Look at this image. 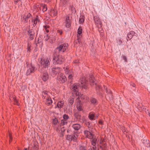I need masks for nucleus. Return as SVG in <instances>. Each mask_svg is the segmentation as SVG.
Returning a JSON list of instances; mask_svg holds the SVG:
<instances>
[{
    "mask_svg": "<svg viewBox=\"0 0 150 150\" xmlns=\"http://www.w3.org/2000/svg\"><path fill=\"white\" fill-rule=\"evenodd\" d=\"M51 61V59L49 57L47 58L43 57L41 58L40 62L41 66H42V67L40 70H39V71L42 72L44 70H46V69H47L50 67Z\"/></svg>",
    "mask_w": 150,
    "mask_h": 150,
    "instance_id": "f257e3e1",
    "label": "nucleus"
},
{
    "mask_svg": "<svg viewBox=\"0 0 150 150\" xmlns=\"http://www.w3.org/2000/svg\"><path fill=\"white\" fill-rule=\"evenodd\" d=\"M72 127L75 130H78L81 127V125L79 124H74L72 125Z\"/></svg>",
    "mask_w": 150,
    "mask_h": 150,
    "instance_id": "bb28decb",
    "label": "nucleus"
},
{
    "mask_svg": "<svg viewBox=\"0 0 150 150\" xmlns=\"http://www.w3.org/2000/svg\"><path fill=\"white\" fill-rule=\"evenodd\" d=\"M69 9L71 10L72 13L74 14L76 12L75 8L73 6H70Z\"/></svg>",
    "mask_w": 150,
    "mask_h": 150,
    "instance_id": "a19ab883",
    "label": "nucleus"
},
{
    "mask_svg": "<svg viewBox=\"0 0 150 150\" xmlns=\"http://www.w3.org/2000/svg\"><path fill=\"white\" fill-rule=\"evenodd\" d=\"M83 132L86 137L90 139H91L94 136L93 134L87 130H85Z\"/></svg>",
    "mask_w": 150,
    "mask_h": 150,
    "instance_id": "9b49d317",
    "label": "nucleus"
},
{
    "mask_svg": "<svg viewBox=\"0 0 150 150\" xmlns=\"http://www.w3.org/2000/svg\"><path fill=\"white\" fill-rule=\"evenodd\" d=\"M91 139V144L93 146H96V144L97 139H96L94 136L93 137V138Z\"/></svg>",
    "mask_w": 150,
    "mask_h": 150,
    "instance_id": "7c9ffc66",
    "label": "nucleus"
},
{
    "mask_svg": "<svg viewBox=\"0 0 150 150\" xmlns=\"http://www.w3.org/2000/svg\"><path fill=\"white\" fill-rule=\"evenodd\" d=\"M51 73L52 75L53 76H55L57 74L60 73H59L61 71V69L59 67H54L52 68Z\"/></svg>",
    "mask_w": 150,
    "mask_h": 150,
    "instance_id": "0eeeda50",
    "label": "nucleus"
},
{
    "mask_svg": "<svg viewBox=\"0 0 150 150\" xmlns=\"http://www.w3.org/2000/svg\"><path fill=\"white\" fill-rule=\"evenodd\" d=\"M61 1L63 2L64 3H65L66 4H67L68 3V0H60Z\"/></svg>",
    "mask_w": 150,
    "mask_h": 150,
    "instance_id": "bf43d9fd",
    "label": "nucleus"
},
{
    "mask_svg": "<svg viewBox=\"0 0 150 150\" xmlns=\"http://www.w3.org/2000/svg\"><path fill=\"white\" fill-rule=\"evenodd\" d=\"M45 30L46 33H48L49 32V30L48 29H45Z\"/></svg>",
    "mask_w": 150,
    "mask_h": 150,
    "instance_id": "774afa93",
    "label": "nucleus"
},
{
    "mask_svg": "<svg viewBox=\"0 0 150 150\" xmlns=\"http://www.w3.org/2000/svg\"><path fill=\"white\" fill-rule=\"evenodd\" d=\"M63 120L67 121L69 119V116L66 114H64L63 116Z\"/></svg>",
    "mask_w": 150,
    "mask_h": 150,
    "instance_id": "79ce46f5",
    "label": "nucleus"
},
{
    "mask_svg": "<svg viewBox=\"0 0 150 150\" xmlns=\"http://www.w3.org/2000/svg\"><path fill=\"white\" fill-rule=\"evenodd\" d=\"M84 16L83 15L80 16V17L79 18V23H83L84 21Z\"/></svg>",
    "mask_w": 150,
    "mask_h": 150,
    "instance_id": "58836bf2",
    "label": "nucleus"
},
{
    "mask_svg": "<svg viewBox=\"0 0 150 150\" xmlns=\"http://www.w3.org/2000/svg\"><path fill=\"white\" fill-rule=\"evenodd\" d=\"M46 104L47 105H51L52 103V101L50 96L49 98H46Z\"/></svg>",
    "mask_w": 150,
    "mask_h": 150,
    "instance_id": "c85d7f7f",
    "label": "nucleus"
},
{
    "mask_svg": "<svg viewBox=\"0 0 150 150\" xmlns=\"http://www.w3.org/2000/svg\"><path fill=\"white\" fill-rule=\"evenodd\" d=\"M98 124L100 125H103V121L101 120H99Z\"/></svg>",
    "mask_w": 150,
    "mask_h": 150,
    "instance_id": "4d7b16f0",
    "label": "nucleus"
},
{
    "mask_svg": "<svg viewBox=\"0 0 150 150\" xmlns=\"http://www.w3.org/2000/svg\"><path fill=\"white\" fill-rule=\"evenodd\" d=\"M34 8H38V10H39V9L40 10L41 8H40V6L39 5H37V4H35L34 5Z\"/></svg>",
    "mask_w": 150,
    "mask_h": 150,
    "instance_id": "8fccbe9b",
    "label": "nucleus"
},
{
    "mask_svg": "<svg viewBox=\"0 0 150 150\" xmlns=\"http://www.w3.org/2000/svg\"><path fill=\"white\" fill-rule=\"evenodd\" d=\"M20 1V0H14V2L16 4L17 3H18V2Z\"/></svg>",
    "mask_w": 150,
    "mask_h": 150,
    "instance_id": "052dcab7",
    "label": "nucleus"
},
{
    "mask_svg": "<svg viewBox=\"0 0 150 150\" xmlns=\"http://www.w3.org/2000/svg\"><path fill=\"white\" fill-rule=\"evenodd\" d=\"M46 69H44V71L43 70L42 72H41L42 74V80L44 81H46L49 78V76L48 73L47 72Z\"/></svg>",
    "mask_w": 150,
    "mask_h": 150,
    "instance_id": "9d476101",
    "label": "nucleus"
},
{
    "mask_svg": "<svg viewBox=\"0 0 150 150\" xmlns=\"http://www.w3.org/2000/svg\"><path fill=\"white\" fill-rule=\"evenodd\" d=\"M59 123V120L57 118L55 117L54 119H52V123L54 127L57 130L58 129L59 127V125L57 126Z\"/></svg>",
    "mask_w": 150,
    "mask_h": 150,
    "instance_id": "ddd939ff",
    "label": "nucleus"
},
{
    "mask_svg": "<svg viewBox=\"0 0 150 150\" xmlns=\"http://www.w3.org/2000/svg\"><path fill=\"white\" fill-rule=\"evenodd\" d=\"M88 80L91 86H95L96 90H100L101 88V86L95 83V79L93 75L91 74L88 76Z\"/></svg>",
    "mask_w": 150,
    "mask_h": 150,
    "instance_id": "7ed1b4c3",
    "label": "nucleus"
},
{
    "mask_svg": "<svg viewBox=\"0 0 150 150\" xmlns=\"http://www.w3.org/2000/svg\"><path fill=\"white\" fill-rule=\"evenodd\" d=\"M66 130V128L65 127H63L61 128L60 136L61 137H63L64 135V132Z\"/></svg>",
    "mask_w": 150,
    "mask_h": 150,
    "instance_id": "72a5a7b5",
    "label": "nucleus"
},
{
    "mask_svg": "<svg viewBox=\"0 0 150 150\" xmlns=\"http://www.w3.org/2000/svg\"><path fill=\"white\" fill-rule=\"evenodd\" d=\"M57 80L61 84L64 83L67 81L66 77L63 73H59L57 76Z\"/></svg>",
    "mask_w": 150,
    "mask_h": 150,
    "instance_id": "423d86ee",
    "label": "nucleus"
},
{
    "mask_svg": "<svg viewBox=\"0 0 150 150\" xmlns=\"http://www.w3.org/2000/svg\"><path fill=\"white\" fill-rule=\"evenodd\" d=\"M142 142L146 147L150 143L149 140L147 139L143 140Z\"/></svg>",
    "mask_w": 150,
    "mask_h": 150,
    "instance_id": "37998d69",
    "label": "nucleus"
},
{
    "mask_svg": "<svg viewBox=\"0 0 150 150\" xmlns=\"http://www.w3.org/2000/svg\"><path fill=\"white\" fill-rule=\"evenodd\" d=\"M79 85L77 83H74L71 87V91L75 93L76 96H79L80 95V93L79 92Z\"/></svg>",
    "mask_w": 150,
    "mask_h": 150,
    "instance_id": "39448f33",
    "label": "nucleus"
},
{
    "mask_svg": "<svg viewBox=\"0 0 150 150\" xmlns=\"http://www.w3.org/2000/svg\"><path fill=\"white\" fill-rule=\"evenodd\" d=\"M74 116L77 120L81 122H83V120L81 119V115L79 114V113L77 112L75 113L74 115Z\"/></svg>",
    "mask_w": 150,
    "mask_h": 150,
    "instance_id": "5701e85b",
    "label": "nucleus"
},
{
    "mask_svg": "<svg viewBox=\"0 0 150 150\" xmlns=\"http://www.w3.org/2000/svg\"><path fill=\"white\" fill-rule=\"evenodd\" d=\"M40 8L42 9V11L44 12L47 10V7L46 5L42 4L40 6Z\"/></svg>",
    "mask_w": 150,
    "mask_h": 150,
    "instance_id": "e433bc0d",
    "label": "nucleus"
},
{
    "mask_svg": "<svg viewBox=\"0 0 150 150\" xmlns=\"http://www.w3.org/2000/svg\"><path fill=\"white\" fill-rule=\"evenodd\" d=\"M49 92L46 90H43L42 92V98L44 99H46V98H49L50 96L48 95Z\"/></svg>",
    "mask_w": 150,
    "mask_h": 150,
    "instance_id": "4be33fe9",
    "label": "nucleus"
},
{
    "mask_svg": "<svg viewBox=\"0 0 150 150\" xmlns=\"http://www.w3.org/2000/svg\"><path fill=\"white\" fill-rule=\"evenodd\" d=\"M74 98L73 97H70L69 99V104L71 105H72L74 102Z\"/></svg>",
    "mask_w": 150,
    "mask_h": 150,
    "instance_id": "a18cd8bd",
    "label": "nucleus"
},
{
    "mask_svg": "<svg viewBox=\"0 0 150 150\" xmlns=\"http://www.w3.org/2000/svg\"><path fill=\"white\" fill-rule=\"evenodd\" d=\"M9 141L10 142H12V136L11 134H9Z\"/></svg>",
    "mask_w": 150,
    "mask_h": 150,
    "instance_id": "6e6d98bb",
    "label": "nucleus"
},
{
    "mask_svg": "<svg viewBox=\"0 0 150 150\" xmlns=\"http://www.w3.org/2000/svg\"><path fill=\"white\" fill-rule=\"evenodd\" d=\"M102 145L103 146L104 148L107 147V145L106 143L103 144Z\"/></svg>",
    "mask_w": 150,
    "mask_h": 150,
    "instance_id": "0e129e2a",
    "label": "nucleus"
},
{
    "mask_svg": "<svg viewBox=\"0 0 150 150\" xmlns=\"http://www.w3.org/2000/svg\"><path fill=\"white\" fill-rule=\"evenodd\" d=\"M78 137V135L76 133H74L73 134L67 135L66 139L69 141L70 140L71 141H73L74 142H76Z\"/></svg>",
    "mask_w": 150,
    "mask_h": 150,
    "instance_id": "6e6552de",
    "label": "nucleus"
},
{
    "mask_svg": "<svg viewBox=\"0 0 150 150\" xmlns=\"http://www.w3.org/2000/svg\"><path fill=\"white\" fill-rule=\"evenodd\" d=\"M64 102L62 101H60L58 102L57 106L59 109H61L63 106Z\"/></svg>",
    "mask_w": 150,
    "mask_h": 150,
    "instance_id": "2f4dec72",
    "label": "nucleus"
},
{
    "mask_svg": "<svg viewBox=\"0 0 150 150\" xmlns=\"http://www.w3.org/2000/svg\"><path fill=\"white\" fill-rule=\"evenodd\" d=\"M106 92L107 93L108 95V96L110 98H112L113 95L111 91L110 90L106 88Z\"/></svg>",
    "mask_w": 150,
    "mask_h": 150,
    "instance_id": "c756f323",
    "label": "nucleus"
},
{
    "mask_svg": "<svg viewBox=\"0 0 150 150\" xmlns=\"http://www.w3.org/2000/svg\"><path fill=\"white\" fill-rule=\"evenodd\" d=\"M13 100L14 101V104L18 106H19V103H18V100L15 98H14L13 99Z\"/></svg>",
    "mask_w": 150,
    "mask_h": 150,
    "instance_id": "49530a36",
    "label": "nucleus"
},
{
    "mask_svg": "<svg viewBox=\"0 0 150 150\" xmlns=\"http://www.w3.org/2000/svg\"><path fill=\"white\" fill-rule=\"evenodd\" d=\"M54 41V40L50 39V42L51 43H53Z\"/></svg>",
    "mask_w": 150,
    "mask_h": 150,
    "instance_id": "e2e57ef3",
    "label": "nucleus"
},
{
    "mask_svg": "<svg viewBox=\"0 0 150 150\" xmlns=\"http://www.w3.org/2000/svg\"><path fill=\"white\" fill-rule=\"evenodd\" d=\"M57 32L59 33L60 35H61L63 33V31L62 30L58 29L57 30Z\"/></svg>",
    "mask_w": 150,
    "mask_h": 150,
    "instance_id": "09e8293b",
    "label": "nucleus"
},
{
    "mask_svg": "<svg viewBox=\"0 0 150 150\" xmlns=\"http://www.w3.org/2000/svg\"><path fill=\"white\" fill-rule=\"evenodd\" d=\"M93 20L94 21L95 25L98 27L99 28V25H100V27H102V23L98 16H93Z\"/></svg>",
    "mask_w": 150,
    "mask_h": 150,
    "instance_id": "1a4fd4ad",
    "label": "nucleus"
},
{
    "mask_svg": "<svg viewBox=\"0 0 150 150\" xmlns=\"http://www.w3.org/2000/svg\"><path fill=\"white\" fill-rule=\"evenodd\" d=\"M64 71L66 75H68L73 72L72 71V69H66V70H64Z\"/></svg>",
    "mask_w": 150,
    "mask_h": 150,
    "instance_id": "4c0bfd02",
    "label": "nucleus"
},
{
    "mask_svg": "<svg viewBox=\"0 0 150 150\" xmlns=\"http://www.w3.org/2000/svg\"><path fill=\"white\" fill-rule=\"evenodd\" d=\"M79 150H87L86 146L84 145H79Z\"/></svg>",
    "mask_w": 150,
    "mask_h": 150,
    "instance_id": "ea45409f",
    "label": "nucleus"
},
{
    "mask_svg": "<svg viewBox=\"0 0 150 150\" xmlns=\"http://www.w3.org/2000/svg\"><path fill=\"white\" fill-rule=\"evenodd\" d=\"M63 69H64V70H66V69H69V67L68 65H64V67H63Z\"/></svg>",
    "mask_w": 150,
    "mask_h": 150,
    "instance_id": "603ef678",
    "label": "nucleus"
},
{
    "mask_svg": "<svg viewBox=\"0 0 150 150\" xmlns=\"http://www.w3.org/2000/svg\"><path fill=\"white\" fill-rule=\"evenodd\" d=\"M68 46V44L67 43L62 44L55 49L54 52L59 53L61 52H64L67 49Z\"/></svg>",
    "mask_w": 150,
    "mask_h": 150,
    "instance_id": "20e7f679",
    "label": "nucleus"
},
{
    "mask_svg": "<svg viewBox=\"0 0 150 150\" xmlns=\"http://www.w3.org/2000/svg\"><path fill=\"white\" fill-rule=\"evenodd\" d=\"M85 81H83V79L81 80V83L82 88L85 89H86L88 88V84L86 83L87 81H88V79H84Z\"/></svg>",
    "mask_w": 150,
    "mask_h": 150,
    "instance_id": "a211bd4d",
    "label": "nucleus"
},
{
    "mask_svg": "<svg viewBox=\"0 0 150 150\" xmlns=\"http://www.w3.org/2000/svg\"><path fill=\"white\" fill-rule=\"evenodd\" d=\"M122 58L123 59L125 60V62H127V58L125 56V55H122Z\"/></svg>",
    "mask_w": 150,
    "mask_h": 150,
    "instance_id": "5fc2aeb1",
    "label": "nucleus"
},
{
    "mask_svg": "<svg viewBox=\"0 0 150 150\" xmlns=\"http://www.w3.org/2000/svg\"><path fill=\"white\" fill-rule=\"evenodd\" d=\"M43 27L45 29H49L50 28V26L47 25H45L43 26Z\"/></svg>",
    "mask_w": 150,
    "mask_h": 150,
    "instance_id": "864d4df0",
    "label": "nucleus"
},
{
    "mask_svg": "<svg viewBox=\"0 0 150 150\" xmlns=\"http://www.w3.org/2000/svg\"><path fill=\"white\" fill-rule=\"evenodd\" d=\"M28 35L30 39L33 40L35 37V32L33 30H29L28 31Z\"/></svg>",
    "mask_w": 150,
    "mask_h": 150,
    "instance_id": "4468645a",
    "label": "nucleus"
},
{
    "mask_svg": "<svg viewBox=\"0 0 150 150\" xmlns=\"http://www.w3.org/2000/svg\"><path fill=\"white\" fill-rule=\"evenodd\" d=\"M40 21V20L39 19V17L38 15L32 20L33 22V25L34 27H35L37 25H39Z\"/></svg>",
    "mask_w": 150,
    "mask_h": 150,
    "instance_id": "2eb2a0df",
    "label": "nucleus"
},
{
    "mask_svg": "<svg viewBox=\"0 0 150 150\" xmlns=\"http://www.w3.org/2000/svg\"><path fill=\"white\" fill-rule=\"evenodd\" d=\"M50 15L52 17L57 16V10L55 9H51L50 11Z\"/></svg>",
    "mask_w": 150,
    "mask_h": 150,
    "instance_id": "b1692460",
    "label": "nucleus"
},
{
    "mask_svg": "<svg viewBox=\"0 0 150 150\" xmlns=\"http://www.w3.org/2000/svg\"><path fill=\"white\" fill-rule=\"evenodd\" d=\"M32 17V15L30 13L27 14H25L23 16V18L24 20V23H27L28 22V21L29 18L30 17Z\"/></svg>",
    "mask_w": 150,
    "mask_h": 150,
    "instance_id": "f3484780",
    "label": "nucleus"
},
{
    "mask_svg": "<svg viewBox=\"0 0 150 150\" xmlns=\"http://www.w3.org/2000/svg\"><path fill=\"white\" fill-rule=\"evenodd\" d=\"M42 35H40L38 38V40L37 42L36 43V46L37 47L39 46L40 47H42V40L41 38Z\"/></svg>",
    "mask_w": 150,
    "mask_h": 150,
    "instance_id": "6ab92c4d",
    "label": "nucleus"
},
{
    "mask_svg": "<svg viewBox=\"0 0 150 150\" xmlns=\"http://www.w3.org/2000/svg\"><path fill=\"white\" fill-rule=\"evenodd\" d=\"M79 63V61L78 59H75L74 60L73 63L78 64Z\"/></svg>",
    "mask_w": 150,
    "mask_h": 150,
    "instance_id": "3c124183",
    "label": "nucleus"
},
{
    "mask_svg": "<svg viewBox=\"0 0 150 150\" xmlns=\"http://www.w3.org/2000/svg\"><path fill=\"white\" fill-rule=\"evenodd\" d=\"M86 79V78H85V77H82V79H80L81 81H80V82H81V80H82V79L83 80V81H85V79Z\"/></svg>",
    "mask_w": 150,
    "mask_h": 150,
    "instance_id": "69168bd1",
    "label": "nucleus"
},
{
    "mask_svg": "<svg viewBox=\"0 0 150 150\" xmlns=\"http://www.w3.org/2000/svg\"><path fill=\"white\" fill-rule=\"evenodd\" d=\"M92 148H93V150H97V148L96 146H93V147H92Z\"/></svg>",
    "mask_w": 150,
    "mask_h": 150,
    "instance_id": "680f3d73",
    "label": "nucleus"
},
{
    "mask_svg": "<svg viewBox=\"0 0 150 150\" xmlns=\"http://www.w3.org/2000/svg\"><path fill=\"white\" fill-rule=\"evenodd\" d=\"M53 56V63L55 64L60 65L64 62L65 60L64 57L62 55H59V53L54 52Z\"/></svg>",
    "mask_w": 150,
    "mask_h": 150,
    "instance_id": "f03ea898",
    "label": "nucleus"
},
{
    "mask_svg": "<svg viewBox=\"0 0 150 150\" xmlns=\"http://www.w3.org/2000/svg\"><path fill=\"white\" fill-rule=\"evenodd\" d=\"M82 107V105L80 102H79L77 103L76 104V107L78 111H81L83 110Z\"/></svg>",
    "mask_w": 150,
    "mask_h": 150,
    "instance_id": "f704fd0d",
    "label": "nucleus"
},
{
    "mask_svg": "<svg viewBox=\"0 0 150 150\" xmlns=\"http://www.w3.org/2000/svg\"><path fill=\"white\" fill-rule=\"evenodd\" d=\"M135 33V32L133 31H131L129 32L127 34V40L128 41V39L129 40H130L133 38Z\"/></svg>",
    "mask_w": 150,
    "mask_h": 150,
    "instance_id": "aec40b11",
    "label": "nucleus"
},
{
    "mask_svg": "<svg viewBox=\"0 0 150 150\" xmlns=\"http://www.w3.org/2000/svg\"><path fill=\"white\" fill-rule=\"evenodd\" d=\"M69 18V16L68 15H67L65 17V19L64 20L65 26L67 28H69L71 26V23Z\"/></svg>",
    "mask_w": 150,
    "mask_h": 150,
    "instance_id": "f8f14e48",
    "label": "nucleus"
},
{
    "mask_svg": "<svg viewBox=\"0 0 150 150\" xmlns=\"http://www.w3.org/2000/svg\"><path fill=\"white\" fill-rule=\"evenodd\" d=\"M95 117V114L94 113H89L88 114V117L89 119L91 120H94Z\"/></svg>",
    "mask_w": 150,
    "mask_h": 150,
    "instance_id": "c9c22d12",
    "label": "nucleus"
},
{
    "mask_svg": "<svg viewBox=\"0 0 150 150\" xmlns=\"http://www.w3.org/2000/svg\"><path fill=\"white\" fill-rule=\"evenodd\" d=\"M77 40L78 41V43L80 45L81 43V36L80 35H77ZM76 43L77 44V42H76Z\"/></svg>",
    "mask_w": 150,
    "mask_h": 150,
    "instance_id": "c03bdc74",
    "label": "nucleus"
},
{
    "mask_svg": "<svg viewBox=\"0 0 150 150\" xmlns=\"http://www.w3.org/2000/svg\"><path fill=\"white\" fill-rule=\"evenodd\" d=\"M86 79V78H85V77H82V79H80L81 81H80V82H81V80H82V79L83 80V81H85V79Z\"/></svg>",
    "mask_w": 150,
    "mask_h": 150,
    "instance_id": "338daca9",
    "label": "nucleus"
},
{
    "mask_svg": "<svg viewBox=\"0 0 150 150\" xmlns=\"http://www.w3.org/2000/svg\"><path fill=\"white\" fill-rule=\"evenodd\" d=\"M89 100L91 102V104L95 106L97 105L98 103L97 100L94 98H90Z\"/></svg>",
    "mask_w": 150,
    "mask_h": 150,
    "instance_id": "412c9836",
    "label": "nucleus"
},
{
    "mask_svg": "<svg viewBox=\"0 0 150 150\" xmlns=\"http://www.w3.org/2000/svg\"><path fill=\"white\" fill-rule=\"evenodd\" d=\"M35 68L31 65L29 67V69L27 70L26 72V74L27 76L29 75L31 73L34 72L35 71Z\"/></svg>",
    "mask_w": 150,
    "mask_h": 150,
    "instance_id": "dca6fc26",
    "label": "nucleus"
},
{
    "mask_svg": "<svg viewBox=\"0 0 150 150\" xmlns=\"http://www.w3.org/2000/svg\"><path fill=\"white\" fill-rule=\"evenodd\" d=\"M50 38H49L48 37V35L47 34V35H46V38L45 39V41H47L48 39H50Z\"/></svg>",
    "mask_w": 150,
    "mask_h": 150,
    "instance_id": "13d9d810",
    "label": "nucleus"
},
{
    "mask_svg": "<svg viewBox=\"0 0 150 150\" xmlns=\"http://www.w3.org/2000/svg\"><path fill=\"white\" fill-rule=\"evenodd\" d=\"M74 76V72L71 73L70 74L68 75V81L70 83H71L73 81V77Z\"/></svg>",
    "mask_w": 150,
    "mask_h": 150,
    "instance_id": "393cba45",
    "label": "nucleus"
},
{
    "mask_svg": "<svg viewBox=\"0 0 150 150\" xmlns=\"http://www.w3.org/2000/svg\"><path fill=\"white\" fill-rule=\"evenodd\" d=\"M27 52L28 53H30L31 52V50H32L31 43V42H28L27 44Z\"/></svg>",
    "mask_w": 150,
    "mask_h": 150,
    "instance_id": "cd10ccee",
    "label": "nucleus"
},
{
    "mask_svg": "<svg viewBox=\"0 0 150 150\" xmlns=\"http://www.w3.org/2000/svg\"><path fill=\"white\" fill-rule=\"evenodd\" d=\"M68 123V122L65 121L63 119L62 120L59 125V127H61L62 126L67 125Z\"/></svg>",
    "mask_w": 150,
    "mask_h": 150,
    "instance_id": "473e14b6",
    "label": "nucleus"
},
{
    "mask_svg": "<svg viewBox=\"0 0 150 150\" xmlns=\"http://www.w3.org/2000/svg\"><path fill=\"white\" fill-rule=\"evenodd\" d=\"M39 149V146L38 142H33V149L30 150H38Z\"/></svg>",
    "mask_w": 150,
    "mask_h": 150,
    "instance_id": "a878e982",
    "label": "nucleus"
},
{
    "mask_svg": "<svg viewBox=\"0 0 150 150\" xmlns=\"http://www.w3.org/2000/svg\"><path fill=\"white\" fill-rule=\"evenodd\" d=\"M82 29L81 27H79L78 29L77 33L79 35H80L82 34Z\"/></svg>",
    "mask_w": 150,
    "mask_h": 150,
    "instance_id": "de8ad7c7",
    "label": "nucleus"
}]
</instances>
